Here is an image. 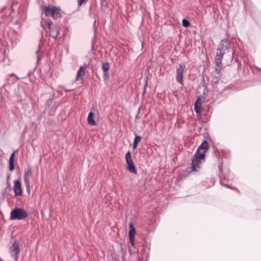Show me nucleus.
Returning <instances> with one entry per match:
<instances>
[{
	"instance_id": "obj_1",
	"label": "nucleus",
	"mask_w": 261,
	"mask_h": 261,
	"mask_svg": "<svg viewBox=\"0 0 261 261\" xmlns=\"http://www.w3.org/2000/svg\"><path fill=\"white\" fill-rule=\"evenodd\" d=\"M230 43L226 40H222L217 49V54L215 58V62L218 65L221 63L223 57L224 55L229 56L228 60L231 62L233 59V53L230 49Z\"/></svg>"
},
{
	"instance_id": "obj_2",
	"label": "nucleus",
	"mask_w": 261,
	"mask_h": 261,
	"mask_svg": "<svg viewBox=\"0 0 261 261\" xmlns=\"http://www.w3.org/2000/svg\"><path fill=\"white\" fill-rule=\"evenodd\" d=\"M209 148L207 142L204 140L202 144L198 148L192 160V170L196 171L199 168L202 161L205 159V152Z\"/></svg>"
},
{
	"instance_id": "obj_3",
	"label": "nucleus",
	"mask_w": 261,
	"mask_h": 261,
	"mask_svg": "<svg viewBox=\"0 0 261 261\" xmlns=\"http://www.w3.org/2000/svg\"><path fill=\"white\" fill-rule=\"evenodd\" d=\"M28 216V212L24 209L17 207L12 210L10 213V220H24Z\"/></svg>"
},
{
	"instance_id": "obj_4",
	"label": "nucleus",
	"mask_w": 261,
	"mask_h": 261,
	"mask_svg": "<svg viewBox=\"0 0 261 261\" xmlns=\"http://www.w3.org/2000/svg\"><path fill=\"white\" fill-rule=\"evenodd\" d=\"M43 11L46 16H51L54 19L61 16L60 9L52 5L45 7Z\"/></svg>"
},
{
	"instance_id": "obj_5",
	"label": "nucleus",
	"mask_w": 261,
	"mask_h": 261,
	"mask_svg": "<svg viewBox=\"0 0 261 261\" xmlns=\"http://www.w3.org/2000/svg\"><path fill=\"white\" fill-rule=\"evenodd\" d=\"M125 160L127 165L126 168L128 170L132 173L136 174L137 170L136 169L134 162L132 159L131 153L129 151H127L125 155Z\"/></svg>"
},
{
	"instance_id": "obj_6",
	"label": "nucleus",
	"mask_w": 261,
	"mask_h": 261,
	"mask_svg": "<svg viewBox=\"0 0 261 261\" xmlns=\"http://www.w3.org/2000/svg\"><path fill=\"white\" fill-rule=\"evenodd\" d=\"M185 65L180 64L179 66L176 67V81L179 83L182 84L183 73L185 69Z\"/></svg>"
},
{
	"instance_id": "obj_7",
	"label": "nucleus",
	"mask_w": 261,
	"mask_h": 261,
	"mask_svg": "<svg viewBox=\"0 0 261 261\" xmlns=\"http://www.w3.org/2000/svg\"><path fill=\"white\" fill-rule=\"evenodd\" d=\"M48 29L49 30L51 36L54 38H57L59 34V29L57 26L51 27L52 22L50 21H46Z\"/></svg>"
},
{
	"instance_id": "obj_8",
	"label": "nucleus",
	"mask_w": 261,
	"mask_h": 261,
	"mask_svg": "<svg viewBox=\"0 0 261 261\" xmlns=\"http://www.w3.org/2000/svg\"><path fill=\"white\" fill-rule=\"evenodd\" d=\"M20 252V248L19 244L16 243H14L10 247V252L12 257L17 260L18 258V254Z\"/></svg>"
},
{
	"instance_id": "obj_9",
	"label": "nucleus",
	"mask_w": 261,
	"mask_h": 261,
	"mask_svg": "<svg viewBox=\"0 0 261 261\" xmlns=\"http://www.w3.org/2000/svg\"><path fill=\"white\" fill-rule=\"evenodd\" d=\"M13 190L16 196H21L22 195V190L21 188V182L19 180L14 181Z\"/></svg>"
},
{
	"instance_id": "obj_10",
	"label": "nucleus",
	"mask_w": 261,
	"mask_h": 261,
	"mask_svg": "<svg viewBox=\"0 0 261 261\" xmlns=\"http://www.w3.org/2000/svg\"><path fill=\"white\" fill-rule=\"evenodd\" d=\"M129 231L128 232L129 239L133 246H134L135 236L136 234V229L134 226L133 223L129 224Z\"/></svg>"
},
{
	"instance_id": "obj_11",
	"label": "nucleus",
	"mask_w": 261,
	"mask_h": 261,
	"mask_svg": "<svg viewBox=\"0 0 261 261\" xmlns=\"http://www.w3.org/2000/svg\"><path fill=\"white\" fill-rule=\"evenodd\" d=\"M33 177V172L31 167H28L24 171L23 179L24 183L30 182V179Z\"/></svg>"
},
{
	"instance_id": "obj_12",
	"label": "nucleus",
	"mask_w": 261,
	"mask_h": 261,
	"mask_svg": "<svg viewBox=\"0 0 261 261\" xmlns=\"http://www.w3.org/2000/svg\"><path fill=\"white\" fill-rule=\"evenodd\" d=\"M87 65L84 64L83 66L80 67V69L77 72L76 76V81H79L80 79L83 81V76H84L85 74V71L86 69Z\"/></svg>"
},
{
	"instance_id": "obj_13",
	"label": "nucleus",
	"mask_w": 261,
	"mask_h": 261,
	"mask_svg": "<svg viewBox=\"0 0 261 261\" xmlns=\"http://www.w3.org/2000/svg\"><path fill=\"white\" fill-rule=\"evenodd\" d=\"M87 121H88V123L91 125H96V122L94 120V114L92 111H91L89 113V115H88V116L87 118Z\"/></svg>"
},
{
	"instance_id": "obj_14",
	"label": "nucleus",
	"mask_w": 261,
	"mask_h": 261,
	"mask_svg": "<svg viewBox=\"0 0 261 261\" xmlns=\"http://www.w3.org/2000/svg\"><path fill=\"white\" fill-rule=\"evenodd\" d=\"M15 152H13L10 155L9 159V170L11 171H12L14 169V159L15 156Z\"/></svg>"
},
{
	"instance_id": "obj_15",
	"label": "nucleus",
	"mask_w": 261,
	"mask_h": 261,
	"mask_svg": "<svg viewBox=\"0 0 261 261\" xmlns=\"http://www.w3.org/2000/svg\"><path fill=\"white\" fill-rule=\"evenodd\" d=\"M141 137L140 136H136L134 139V142H133V148L134 149H135L138 143H139L141 140Z\"/></svg>"
},
{
	"instance_id": "obj_16",
	"label": "nucleus",
	"mask_w": 261,
	"mask_h": 261,
	"mask_svg": "<svg viewBox=\"0 0 261 261\" xmlns=\"http://www.w3.org/2000/svg\"><path fill=\"white\" fill-rule=\"evenodd\" d=\"M221 76L220 75H218V76H214L212 78V84L214 87H216V85L219 82Z\"/></svg>"
},
{
	"instance_id": "obj_17",
	"label": "nucleus",
	"mask_w": 261,
	"mask_h": 261,
	"mask_svg": "<svg viewBox=\"0 0 261 261\" xmlns=\"http://www.w3.org/2000/svg\"><path fill=\"white\" fill-rule=\"evenodd\" d=\"M201 104H197V103L194 104V110L198 114H200L201 113Z\"/></svg>"
},
{
	"instance_id": "obj_18",
	"label": "nucleus",
	"mask_w": 261,
	"mask_h": 261,
	"mask_svg": "<svg viewBox=\"0 0 261 261\" xmlns=\"http://www.w3.org/2000/svg\"><path fill=\"white\" fill-rule=\"evenodd\" d=\"M102 68L105 72H107L110 69V64L108 62L103 63Z\"/></svg>"
},
{
	"instance_id": "obj_19",
	"label": "nucleus",
	"mask_w": 261,
	"mask_h": 261,
	"mask_svg": "<svg viewBox=\"0 0 261 261\" xmlns=\"http://www.w3.org/2000/svg\"><path fill=\"white\" fill-rule=\"evenodd\" d=\"M222 64V61H221V63L219 64V65H218L216 63V72L218 74V75H220V73H221V65Z\"/></svg>"
},
{
	"instance_id": "obj_20",
	"label": "nucleus",
	"mask_w": 261,
	"mask_h": 261,
	"mask_svg": "<svg viewBox=\"0 0 261 261\" xmlns=\"http://www.w3.org/2000/svg\"><path fill=\"white\" fill-rule=\"evenodd\" d=\"M182 25L185 27H189L190 25L189 21L186 19H183L182 20Z\"/></svg>"
},
{
	"instance_id": "obj_21",
	"label": "nucleus",
	"mask_w": 261,
	"mask_h": 261,
	"mask_svg": "<svg viewBox=\"0 0 261 261\" xmlns=\"http://www.w3.org/2000/svg\"><path fill=\"white\" fill-rule=\"evenodd\" d=\"M25 186H26V188H27V192H28L29 194H30V193H31V186H30V182H29V183H25Z\"/></svg>"
},
{
	"instance_id": "obj_22",
	"label": "nucleus",
	"mask_w": 261,
	"mask_h": 261,
	"mask_svg": "<svg viewBox=\"0 0 261 261\" xmlns=\"http://www.w3.org/2000/svg\"><path fill=\"white\" fill-rule=\"evenodd\" d=\"M202 99L201 97H198L195 103H197V104H201L202 103Z\"/></svg>"
},
{
	"instance_id": "obj_23",
	"label": "nucleus",
	"mask_w": 261,
	"mask_h": 261,
	"mask_svg": "<svg viewBox=\"0 0 261 261\" xmlns=\"http://www.w3.org/2000/svg\"><path fill=\"white\" fill-rule=\"evenodd\" d=\"M107 5L106 0H101V6L104 7Z\"/></svg>"
},
{
	"instance_id": "obj_24",
	"label": "nucleus",
	"mask_w": 261,
	"mask_h": 261,
	"mask_svg": "<svg viewBox=\"0 0 261 261\" xmlns=\"http://www.w3.org/2000/svg\"><path fill=\"white\" fill-rule=\"evenodd\" d=\"M85 0H77L78 5L81 6L85 2Z\"/></svg>"
},
{
	"instance_id": "obj_25",
	"label": "nucleus",
	"mask_w": 261,
	"mask_h": 261,
	"mask_svg": "<svg viewBox=\"0 0 261 261\" xmlns=\"http://www.w3.org/2000/svg\"><path fill=\"white\" fill-rule=\"evenodd\" d=\"M16 76L17 79H18V77L14 73H11L10 74V76Z\"/></svg>"
},
{
	"instance_id": "obj_26",
	"label": "nucleus",
	"mask_w": 261,
	"mask_h": 261,
	"mask_svg": "<svg viewBox=\"0 0 261 261\" xmlns=\"http://www.w3.org/2000/svg\"><path fill=\"white\" fill-rule=\"evenodd\" d=\"M65 90L66 91H70V90H68V89H65Z\"/></svg>"
},
{
	"instance_id": "obj_27",
	"label": "nucleus",
	"mask_w": 261,
	"mask_h": 261,
	"mask_svg": "<svg viewBox=\"0 0 261 261\" xmlns=\"http://www.w3.org/2000/svg\"><path fill=\"white\" fill-rule=\"evenodd\" d=\"M39 50H37L36 53H37V54L39 53Z\"/></svg>"
}]
</instances>
